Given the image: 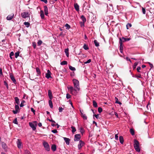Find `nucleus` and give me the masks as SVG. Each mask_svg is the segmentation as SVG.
<instances>
[{"instance_id":"obj_1","label":"nucleus","mask_w":154,"mask_h":154,"mask_svg":"<svg viewBox=\"0 0 154 154\" xmlns=\"http://www.w3.org/2000/svg\"><path fill=\"white\" fill-rule=\"evenodd\" d=\"M134 147L137 152H139L140 151V149L139 147V142L136 140H134Z\"/></svg>"},{"instance_id":"obj_2","label":"nucleus","mask_w":154,"mask_h":154,"mask_svg":"<svg viewBox=\"0 0 154 154\" xmlns=\"http://www.w3.org/2000/svg\"><path fill=\"white\" fill-rule=\"evenodd\" d=\"M72 81L75 88H76L79 91L80 88L79 82L78 80L75 79H73Z\"/></svg>"},{"instance_id":"obj_3","label":"nucleus","mask_w":154,"mask_h":154,"mask_svg":"<svg viewBox=\"0 0 154 154\" xmlns=\"http://www.w3.org/2000/svg\"><path fill=\"white\" fill-rule=\"evenodd\" d=\"M30 14L28 11H25L21 13V16L23 18H25L26 17H29Z\"/></svg>"},{"instance_id":"obj_4","label":"nucleus","mask_w":154,"mask_h":154,"mask_svg":"<svg viewBox=\"0 0 154 154\" xmlns=\"http://www.w3.org/2000/svg\"><path fill=\"white\" fill-rule=\"evenodd\" d=\"M43 144L46 150L48 151H50V148L49 145L48 143L46 142H44L43 143Z\"/></svg>"},{"instance_id":"obj_5","label":"nucleus","mask_w":154,"mask_h":154,"mask_svg":"<svg viewBox=\"0 0 154 154\" xmlns=\"http://www.w3.org/2000/svg\"><path fill=\"white\" fill-rule=\"evenodd\" d=\"M81 138V135L80 134H76L75 135L74 140L75 141L79 140Z\"/></svg>"},{"instance_id":"obj_6","label":"nucleus","mask_w":154,"mask_h":154,"mask_svg":"<svg viewBox=\"0 0 154 154\" xmlns=\"http://www.w3.org/2000/svg\"><path fill=\"white\" fill-rule=\"evenodd\" d=\"M84 144V143L82 140H80L79 143L78 145V147L79 149H81L82 147L83 146Z\"/></svg>"},{"instance_id":"obj_7","label":"nucleus","mask_w":154,"mask_h":154,"mask_svg":"<svg viewBox=\"0 0 154 154\" xmlns=\"http://www.w3.org/2000/svg\"><path fill=\"white\" fill-rule=\"evenodd\" d=\"M17 146L18 148H20L21 147V145L22 144L21 141L20 139H17Z\"/></svg>"},{"instance_id":"obj_8","label":"nucleus","mask_w":154,"mask_h":154,"mask_svg":"<svg viewBox=\"0 0 154 154\" xmlns=\"http://www.w3.org/2000/svg\"><path fill=\"white\" fill-rule=\"evenodd\" d=\"M10 77L13 82L15 84H17L16 81L14 76L11 74H10Z\"/></svg>"},{"instance_id":"obj_9","label":"nucleus","mask_w":154,"mask_h":154,"mask_svg":"<svg viewBox=\"0 0 154 154\" xmlns=\"http://www.w3.org/2000/svg\"><path fill=\"white\" fill-rule=\"evenodd\" d=\"M51 72L49 70H48L47 71V73L46 74V77L48 79L49 78H51Z\"/></svg>"},{"instance_id":"obj_10","label":"nucleus","mask_w":154,"mask_h":154,"mask_svg":"<svg viewBox=\"0 0 154 154\" xmlns=\"http://www.w3.org/2000/svg\"><path fill=\"white\" fill-rule=\"evenodd\" d=\"M67 88H68V89L69 90V91L70 92V93L71 94H72V91H76L77 90L75 88V89H74L73 87L72 86H70L69 87H68Z\"/></svg>"},{"instance_id":"obj_11","label":"nucleus","mask_w":154,"mask_h":154,"mask_svg":"<svg viewBox=\"0 0 154 154\" xmlns=\"http://www.w3.org/2000/svg\"><path fill=\"white\" fill-rule=\"evenodd\" d=\"M63 138L65 141L66 144L67 145H69V142L70 140V139L69 138L65 137H63Z\"/></svg>"},{"instance_id":"obj_12","label":"nucleus","mask_w":154,"mask_h":154,"mask_svg":"<svg viewBox=\"0 0 154 154\" xmlns=\"http://www.w3.org/2000/svg\"><path fill=\"white\" fill-rule=\"evenodd\" d=\"M48 95L50 99L51 100L53 98L52 92L51 90H49L48 91Z\"/></svg>"},{"instance_id":"obj_13","label":"nucleus","mask_w":154,"mask_h":154,"mask_svg":"<svg viewBox=\"0 0 154 154\" xmlns=\"http://www.w3.org/2000/svg\"><path fill=\"white\" fill-rule=\"evenodd\" d=\"M81 18L82 19L83 21V22H81V23H83V25H84V23H85V22H86V18L85 17V16L83 15H82L81 16Z\"/></svg>"},{"instance_id":"obj_14","label":"nucleus","mask_w":154,"mask_h":154,"mask_svg":"<svg viewBox=\"0 0 154 154\" xmlns=\"http://www.w3.org/2000/svg\"><path fill=\"white\" fill-rule=\"evenodd\" d=\"M14 14H12L11 15H8L7 17V19L8 20H11L14 17Z\"/></svg>"},{"instance_id":"obj_15","label":"nucleus","mask_w":154,"mask_h":154,"mask_svg":"<svg viewBox=\"0 0 154 154\" xmlns=\"http://www.w3.org/2000/svg\"><path fill=\"white\" fill-rule=\"evenodd\" d=\"M36 72L37 73V76H40L41 75V72L40 69L38 67H36Z\"/></svg>"},{"instance_id":"obj_16","label":"nucleus","mask_w":154,"mask_h":154,"mask_svg":"<svg viewBox=\"0 0 154 154\" xmlns=\"http://www.w3.org/2000/svg\"><path fill=\"white\" fill-rule=\"evenodd\" d=\"M119 43L120 44V49H121V50L122 49H123V46L122 44V39L121 38H119Z\"/></svg>"},{"instance_id":"obj_17","label":"nucleus","mask_w":154,"mask_h":154,"mask_svg":"<svg viewBox=\"0 0 154 154\" xmlns=\"http://www.w3.org/2000/svg\"><path fill=\"white\" fill-rule=\"evenodd\" d=\"M74 7L75 9L77 11H79V6L77 3H75L74 4Z\"/></svg>"},{"instance_id":"obj_18","label":"nucleus","mask_w":154,"mask_h":154,"mask_svg":"<svg viewBox=\"0 0 154 154\" xmlns=\"http://www.w3.org/2000/svg\"><path fill=\"white\" fill-rule=\"evenodd\" d=\"M2 148L4 149H7V146L6 144L4 142H2Z\"/></svg>"},{"instance_id":"obj_19","label":"nucleus","mask_w":154,"mask_h":154,"mask_svg":"<svg viewBox=\"0 0 154 154\" xmlns=\"http://www.w3.org/2000/svg\"><path fill=\"white\" fill-rule=\"evenodd\" d=\"M119 140L121 144H123L124 143V139L123 137L122 136H120L119 137Z\"/></svg>"},{"instance_id":"obj_20","label":"nucleus","mask_w":154,"mask_h":154,"mask_svg":"<svg viewBox=\"0 0 154 154\" xmlns=\"http://www.w3.org/2000/svg\"><path fill=\"white\" fill-rule=\"evenodd\" d=\"M51 149L53 150V151H55L56 150V146L55 144H53L52 145L51 147Z\"/></svg>"},{"instance_id":"obj_21","label":"nucleus","mask_w":154,"mask_h":154,"mask_svg":"<svg viewBox=\"0 0 154 154\" xmlns=\"http://www.w3.org/2000/svg\"><path fill=\"white\" fill-rule=\"evenodd\" d=\"M29 125H37V122L36 121H33L32 122H29Z\"/></svg>"},{"instance_id":"obj_22","label":"nucleus","mask_w":154,"mask_h":154,"mask_svg":"<svg viewBox=\"0 0 154 154\" xmlns=\"http://www.w3.org/2000/svg\"><path fill=\"white\" fill-rule=\"evenodd\" d=\"M40 16L42 19H43L44 18L45 16L44 12L42 10H41L40 12Z\"/></svg>"},{"instance_id":"obj_23","label":"nucleus","mask_w":154,"mask_h":154,"mask_svg":"<svg viewBox=\"0 0 154 154\" xmlns=\"http://www.w3.org/2000/svg\"><path fill=\"white\" fill-rule=\"evenodd\" d=\"M14 99L16 103H17V105H18L20 103V101L18 97H15L14 98Z\"/></svg>"},{"instance_id":"obj_24","label":"nucleus","mask_w":154,"mask_h":154,"mask_svg":"<svg viewBox=\"0 0 154 154\" xmlns=\"http://www.w3.org/2000/svg\"><path fill=\"white\" fill-rule=\"evenodd\" d=\"M93 105L94 107H97V104L96 101L94 100H93Z\"/></svg>"},{"instance_id":"obj_25","label":"nucleus","mask_w":154,"mask_h":154,"mask_svg":"<svg viewBox=\"0 0 154 154\" xmlns=\"http://www.w3.org/2000/svg\"><path fill=\"white\" fill-rule=\"evenodd\" d=\"M110 115H114V114L115 115L116 117L117 118L118 117V115L117 113L115 112H112L111 113H109Z\"/></svg>"},{"instance_id":"obj_26","label":"nucleus","mask_w":154,"mask_h":154,"mask_svg":"<svg viewBox=\"0 0 154 154\" xmlns=\"http://www.w3.org/2000/svg\"><path fill=\"white\" fill-rule=\"evenodd\" d=\"M65 52L66 53V56L68 57H69V55L68 48H67L65 49Z\"/></svg>"},{"instance_id":"obj_27","label":"nucleus","mask_w":154,"mask_h":154,"mask_svg":"<svg viewBox=\"0 0 154 154\" xmlns=\"http://www.w3.org/2000/svg\"><path fill=\"white\" fill-rule=\"evenodd\" d=\"M48 103L50 107L51 108H52L53 107V105L52 102V101L50 99V100H49Z\"/></svg>"},{"instance_id":"obj_28","label":"nucleus","mask_w":154,"mask_h":154,"mask_svg":"<svg viewBox=\"0 0 154 154\" xmlns=\"http://www.w3.org/2000/svg\"><path fill=\"white\" fill-rule=\"evenodd\" d=\"M122 39V40H123V42H126V41H128L130 40L131 39L130 38H125L124 37H122V38H121Z\"/></svg>"},{"instance_id":"obj_29","label":"nucleus","mask_w":154,"mask_h":154,"mask_svg":"<svg viewBox=\"0 0 154 154\" xmlns=\"http://www.w3.org/2000/svg\"><path fill=\"white\" fill-rule=\"evenodd\" d=\"M81 117L84 119H87V116L85 114L82 113L81 115Z\"/></svg>"},{"instance_id":"obj_30","label":"nucleus","mask_w":154,"mask_h":154,"mask_svg":"<svg viewBox=\"0 0 154 154\" xmlns=\"http://www.w3.org/2000/svg\"><path fill=\"white\" fill-rule=\"evenodd\" d=\"M94 43L96 47H98L99 45V43L98 42L97 40H94Z\"/></svg>"},{"instance_id":"obj_31","label":"nucleus","mask_w":154,"mask_h":154,"mask_svg":"<svg viewBox=\"0 0 154 154\" xmlns=\"http://www.w3.org/2000/svg\"><path fill=\"white\" fill-rule=\"evenodd\" d=\"M130 131L131 134L132 135H134V131L133 129L131 128L130 130Z\"/></svg>"},{"instance_id":"obj_32","label":"nucleus","mask_w":154,"mask_h":154,"mask_svg":"<svg viewBox=\"0 0 154 154\" xmlns=\"http://www.w3.org/2000/svg\"><path fill=\"white\" fill-rule=\"evenodd\" d=\"M24 24L27 27H28L30 25V23L28 22H25L24 23Z\"/></svg>"},{"instance_id":"obj_33","label":"nucleus","mask_w":154,"mask_h":154,"mask_svg":"<svg viewBox=\"0 0 154 154\" xmlns=\"http://www.w3.org/2000/svg\"><path fill=\"white\" fill-rule=\"evenodd\" d=\"M67 62L66 61H63L60 63V64L62 65H67Z\"/></svg>"},{"instance_id":"obj_34","label":"nucleus","mask_w":154,"mask_h":154,"mask_svg":"<svg viewBox=\"0 0 154 154\" xmlns=\"http://www.w3.org/2000/svg\"><path fill=\"white\" fill-rule=\"evenodd\" d=\"M69 68L70 70L72 71H75L76 70V69L75 67H73L71 66H69Z\"/></svg>"},{"instance_id":"obj_35","label":"nucleus","mask_w":154,"mask_h":154,"mask_svg":"<svg viewBox=\"0 0 154 154\" xmlns=\"http://www.w3.org/2000/svg\"><path fill=\"white\" fill-rule=\"evenodd\" d=\"M15 110H17L19 112L20 108L18 106V105H17V104L15 105Z\"/></svg>"},{"instance_id":"obj_36","label":"nucleus","mask_w":154,"mask_h":154,"mask_svg":"<svg viewBox=\"0 0 154 154\" xmlns=\"http://www.w3.org/2000/svg\"><path fill=\"white\" fill-rule=\"evenodd\" d=\"M79 130L80 132L82 134L85 132L84 129L82 127H81L79 128Z\"/></svg>"},{"instance_id":"obj_37","label":"nucleus","mask_w":154,"mask_h":154,"mask_svg":"<svg viewBox=\"0 0 154 154\" xmlns=\"http://www.w3.org/2000/svg\"><path fill=\"white\" fill-rule=\"evenodd\" d=\"M65 26L66 27V29H69L71 27L67 23L66 24Z\"/></svg>"},{"instance_id":"obj_38","label":"nucleus","mask_w":154,"mask_h":154,"mask_svg":"<svg viewBox=\"0 0 154 154\" xmlns=\"http://www.w3.org/2000/svg\"><path fill=\"white\" fill-rule=\"evenodd\" d=\"M83 48L85 50H87L89 49V48L88 45H86V44L84 45L83 46Z\"/></svg>"},{"instance_id":"obj_39","label":"nucleus","mask_w":154,"mask_h":154,"mask_svg":"<svg viewBox=\"0 0 154 154\" xmlns=\"http://www.w3.org/2000/svg\"><path fill=\"white\" fill-rule=\"evenodd\" d=\"M20 52L19 51H17L15 53V57L16 58H17V57L19 56Z\"/></svg>"},{"instance_id":"obj_40","label":"nucleus","mask_w":154,"mask_h":154,"mask_svg":"<svg viewBox=\"0 0 154 154\" xmlns=\"http://www.w3.org/2000/svg\"><path fill=\"white\" fill-rule=\"evenodd\" d=\"M44 12L48 11V8L46 5H45L44 6Z\"/></svg>"},{"instance_id":"obj_41","label":"nucleus","mask_w":154,"mask_h":154,"mask_svg":"<svg viewBox=\"0 0 154 154\" xmlns=\"http://www.w3.org/2000/svg\"><path fill=\"white\" fill-rule=\"evenodd\" d=\"M131 26H132V25H131V24L129 23H128V24H127L126 25L127 29H128L129 28V27H131Z\"/></svg>"},{"instance_id":"obj_42","label":"nucleus","mask_w":154,"mask_h":154,"mask_svg":"<svg viewBox=\"0 0 154 154\" xmlns=\"http://www.w3.org/2000/svg\"><path fill=\"white\" fill-rule=\"evenodd\" d=\"M71 128L72 129V132L73 133H74V132H75L76 131V130L75 127H73V126H72Z\"/></svg>"},{"instance_id":"obj_43","label":"nucleus","mask_w":154,"mask_h":154,"mask_svg":"<svg viewBox=\"0 0 154 154\" xmlns=\"http://www.w3.org/2000/svg\"><path fill=\"white\" fill-rule=\"evenodd\" d=\"M32 128L33 131H35L36 129L37 126H30Z\"/></svg>"},{"instance_id":"obj_44","label":"nucleus","mask_w":154,"mask_h":154,"mask_svg":"<svg viewBox=\"0 0 154 154\" xmlns=\"http://www.w3.org/2000/svg\"><path fill=\"white\" fill-rule=\"evenodd\" d=\"M94 117H95L97 119L100 118L99 114H94Z\"/></svg>"},{"instance_id":"obj_45","label":"nucleus","mask_w":154,"mask_h":154,"mask_svg":"<svg viewBox=\"0 0 154 154\" xmlns=\"http://www.w3.org/2000/svg\"><path fill=\"white\" fill-rule=\"evenodd\" d=\"M24 154H31L30 152L28 150H25Z\"/></svg>"},{"instance_id":"obj_46","label":"nucleus","mask_w":154,"mask_h":154,"mask_svg":"<svg viewBox=\"0 0 154 154\" xmlns=\"http://www.w3.org/2000/svg\"><path fill=\"white\" fill-rule=\"evenodd\" d=\"M103 109H102L100 107L98 108V111L100 113H101Z\"/></svg>"},{"instance_id":"obj_47","label":"nucleus","mask_w":154,"mask_h":154,"mask_svg":"<svg viewBox=\"0 0 154 154\" xmlns=\"http://www.w3.org/2000/svg\"><path fill=\"white\" fill-rule=\"evenodd\" d=\"M14 55V53L13 52V51H12L11 52L10 54V57L11 58V59H12V56H13Z\"/></svg>"},{"instance_id":"obj_48","label":"nucleus","mask_w":154,"mask_h":154,"mask_svg":"<svg viewBox=\"0 0 154 154\" xmlns=\"http://www.w3.org/2000/svg\"><path fill=\"white\" fill-rule=\"evenodd\" d=\"M42 42L41 40H39L38 42V43H37L38 45V46L42 44Z\"/></svg>"},{"instance_id":"obj_49","label":"nucleus","mask_w":154,"mask_h":154,"mask_svg":"<svg viewBox=\"0 0 154 154\" xmlns=\"http://www.w3.org/2000/svg\"><path fill=\"white\" fill-rule=\"evenodd\" d=\"M25 102V101L24 100H23L22 102H21V104H20V106L21 107H23L24 106V105L23 103Z\"/></svg>"},{"instance_id":"obj_50","label":"nucleus","mask_w":154,"mask_h":154,"mask_svg":"<svg viewBox=\"0 0 154 154\" xmlns=\"http://www.w3.org/2000/svg\"><path fill=\"white\" fill-rule=\"evenodd\" d=\"M71 97V96L68 93L66 94V98L67 99H69V98H70Z\"/></svg>"},{"instance_id":"obj_51","label":"nucleus","mask_w":154,"mask_h":154,"mask_svg":"<svg viewBox=\"0 0 154 154\" xmlns=\"http://www.w3.org/2000/svg\"><path fill=\"white\" fill-rule=\"evenodd\" d=\"M13 122L16 124H17L18 122L17 119H15L13 121Z\"/></svg>"},{"instance_id":"obj_52","label":"nucleus","mask_w":154,"mask_h":154,"mask_svg":"<svg viewBox=\"0 0 154 154\" xmlns=\"http://www.w3.org/2000/svg\"><path fill=\"white\" fill-rule=\"evenodd\" d=\"M91 62V59H89L86 62H85L84 63L85 64H86V63H90Z\"/></svg>"},{"instance_id":"obj_53","label":"nucleus","mask_w":154,"mask_h":154,"mask_svg":"<svg viewBox=\"0 0 154 154\" xmlns=\"http://www.w3.org/2000/svg\"><path fill=\"white\" fill-rule=\"evenodd\" d=\"M32 46L34 48H36V44L35 42H32Z\"/></svg>"},{"instance_id":"obj_54","label":"nucleus","mask_w":154,"mask_h":154,"mask_svg":"<svg viewBox=\"0 0 154 154\" xmlns=\"http://www.w3.org/2000/svg\"><path fill=\"white\" fill-rule=\"evenodd\" d=\"M63 108L61 107H60L59 108V112H61L63 111Z\"/></svg>"},{"instance_id":"obj_55","label":"nucleus","mask_w":154,"mask_h":154,"mask_svg":"<svg viewBox=\"0 0 154 154\" xmlns=\"http://www.w3.org/2000/svg\"><path fill=\"white\" fill-rule=\"evenodd\" d=\"M142 11L143 14H145L146 13L145 9L144 8L142 7Z\"/></svg>"},{"instance_id":"obj_56","label":"nucleus","mask_w":154,"mask_h":154,"mask_svg":"<svg viewBox=\"0 0 154 154\" xmlns=\"http://www.w3.org/2000/svg\"><path fill=\"white\" fill-rule=\"evenodd\" d=\"M12 112L14 114H16L17 113V112H19V111L16 110H13L12 111Z\"/></svg>"},{"instance_id":"obj_57","label":"nucleus","mask_w":154,"mask_h":154,"mask_svg":"<svg viewBox=\"0 0 154 154\" xmlns=\"http://www.w3.org/2000/svg\"><path fill=\"white\" fill-rule=\"evenodd\" d=\"M138 64V63L137 62H136L134 63V66H133V68L134 69L136 68V66H137Z\"/></svg>"},{"instance_id":"obj_58","label":"nucleus","mask_w":154,"mask_h":154,"mask_svg":"<svg viewBox=\"0 0 154 154\" xmlns=\"http://www.w3.org/2000/svg\"><path fill=\"white\" fill-rule=\"evenodd\" d=\"M140 69H141V68L140 67H139V66L137 67V72H140Z\"/></svg>"},{"instance_id":"obj_59","label":"nucleus","mask_w":154,"mask_h":154,"mask_svg":"<svg viewBox=\"0 0 154 154\" xmlns=\"http://www.w3.org/2000/svg\"><path fill=\"white\" fill-rule=\"evenodd\" d=\"M31 111L34 114H35V111L34 109L32 108H31Z\"/></svg>"},{"instance_id":"obj_60","label":"nucleus","mask_w":154,"mask_h":154,"mask_svg":"<svg viewBox=\"0 0 154 154\" xmlns=\"http://www.w3.org/2000/svg\"><path fill=\"white\" fill-rule=\"evenodd\" d=\"M148 63L149 64L150 66L151 67V69L153 67V65L150 62H148Z\"/></svg>"},{"instance_id":"obj_61","label":"nucleus","mask_w":154,"mask_h":154,"mask_svg":"<svg viewBox=\"0 0 154 154\" xmlns=\"http://www.w3.org/2000/svg\"><path fill=\"white\" fill-rule=\"evenodd\" d=\"M4 83L5 85H6V86L7 88V89H8V84H7V83L6 82H5V81H4Z\"/></svg>"},{"instance_id":"obj_62","label":"nucleus","mask_w":154,"mask_h":154,"mask_svg":"<svg viewBox=\"0 0 154 154\" xmlns=\"http://www.w3.org/2000/svg\"><path fill=\"white\" fill-rule=\"evenodd\" d=\"M115 138L116 140H118V134H116L115 135Z\"/></svg>"},{"instance_id":"obj_63","label":"nucleus","mask_w":154,"mask_h":154,"mask_svg":"<svg viewBox=\"0 0 154 154\" xmlns=\"http://www.w3.org/2000/svg\"><path fill=\"white\" fill-rule=\"evenodd\" d=\"M51 131L54 133H56L57 132V131L56 129L52 130Z\"/></svg>"},{"instance_id":"obj_64","label":"nucleus","mask_w":154,"mask_h":154,"mask_svg":"<svg viewBox=\"0 0 154 154\" xmlns=\"http://www.w3.org/2000/svg\"><path fill=\"white\" fill-rule=\"evenodd\" d=\"M135 77L137 78H142L141 76V75L140 74L136 75Z\"/></svg>"}]
</instances>
